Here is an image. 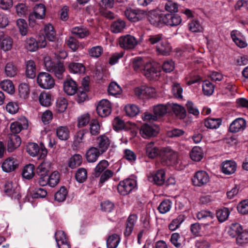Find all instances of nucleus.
<instances>
[{
	"label": "nucleus",
	"instance_id": "69168bd1",
	"mask_svg": "<svg viewBox=\"0 0 248 248\" xmlns=\"http://www.w3.org/2000/svg\"><path fill=\"white\" fill-rule=\"evenodd\" d=\"M5 73L7 77H13L17 73L16 67L12 63H8L5 67Z\"/></svg>",
	"mask_w": 248,
	"mask_h": 248
},
{
	"label": "nucleus",
	"instance_id": "1a4fd4ad",
	"mask_svg": "<svg viewBox=\"0 0 248 248\" xmlns=\"http://www.w3.org/2000/svg\"><path fill=\"white\" fill-rule=\"evenodd\" d=\"M4 192L13 199L19 200L21 197L20 187L11 182H7L4 184Z\"/></svg>",
	"mask_w": 248,
	"mask_h": 248
},
{
	"label": "nucleus",
	"instance_id": "864d4df0",
	"mask_svg": "<svg viewBox=\"0 0 248 248\" xmlns=\"http://www.w3.org/2000/svg\"><path fill=\"white\" fill-rule=\"evenodd\" d=\"M242 231V228L240 224L238 223H232L231 225L229 234L232 237H236L239 235Z\"/></svg>",
	"mask_w": 248,
	"mask_h": 248
},
{
	"label": "nucleus",
	"instance_id": "f3484780",
	"mask_svg": "<svg viewBox=\"0 0 248 248\" xmlns=\"http://www.w3.org/2000/svg\"><path fill=\"white\" fill-rule=\"evenodd\" d=\"M21 140L20 137L17 134H10L8 136L7 142V151L13 152L21 144Z\"/></svg>",
	"mask_w": 248,
	"mask_h": 248
},
{
	"label": "nucleus",
	"instance_id": "a18cd8bd",
	"mask_svg": "<svg viewBox=\"0 0 248 248\" xmlns=\"http://www.w3.org/2000/svg\"><path fill=\"white\" fill-rule=\"evenodd\" d=\"M41 105L44 107H48L51 104V96L45 92L41 93L39 97Z\"/></svg>",
	"mask_w": 248,
	"mask_h": 248
},
{
	"label": "nucleus",
	"instance_id": "39448f33",
	"mask_svg": "<svg viewBox=\"0 0 248 248\" xmlns=\"http://www.w3.org/2000/svg\"><path fill=\"white\" fill-rule=\"evenodd\" d=\"M37 81L39 86L45 89H50L55 85L54 79L46 72L40 73L37 76Z\"/></svg>",
	"mask_w": 248,
	"mask_h": 248
},
{
	"label": "nucleus",
	"instance_id": "473e14b6",
	"mask_svg": "<svg viewBox=\"0 0 248 248\" xmlns=\"http://www.w3.org/2000/svg\"><path fill=\"white\" fill-rule=\"evenodd\" d=\"M58 138L62 140H66L70 137V131L67 126H60L56 129Z\"/></svg>",
	"mask_w": 248,
	"mask_h": 248
},
{
	"label": "nucleus",
	"instance_id": "37998d69",
	"mask_svg": "<svg viewBox=\"0 0 248 248\" xmlns=\"http://www.w3.org/2000/svg\"><path fill=\"white\" fill-rule=\"evenodd\" d=\"M120 242L119 235L113 234L110 235L107 240V246L108 248H116Z\"/></svg>",
	"mask_w": 248,
	"mask_h": 248
},
{
	"label": "nucleus",
	"instance_id": "e2e57ef3",
	"mask_svg": "<svg viewBox=\"0 0 248 248\" xmlns=\"http://www.w3.org/2000/svg\"><path fill=\"white\" fill-rule=\"evenodd\" d=\"M202 91L206 95H211L214 92V86L210 81L205 80L202 84Z\"/></svg>",
	"mask_w": 248,
	"mask_h": 248
},
{
	"label": "nucleus",
	"instance_id": "cd10ccee",
	"mask_svg": "<svg viewBox=\"0 0 248 248\" xmlns=\"http://www.w3.org/2000/svg\"><path fill=\"white\" fill-rule=\"evenodd\" d=\"M236 170V164L234 161L226 160L222 164V171L227 175L233 173Z\"/></svg>",
	"mask_w": 248,
	"mask_h": 248
},
{
	"label": "nucleus",
	"instance_id": "20e7f679",
	"mask_svg": "<svg viewBox=\"0 0 248 248\" xmlns=\"http://www.w3.org/2000/svg\"><path fill=\"white\" fill-rule=\"evenodd\" d=\"M27 152L32 156L39 155V158L44 159L47 155V151L43 143L40 146L35 143H29L27 146Z\"/></svg>",
	"mask_w": 248,
	"mask_h": 248
},
{
	"label": "nucleus",
	"instance_id": "49530a36",
	"mask_svg": "<svg viewBox=\"0 0 248 248\" xmlns=\"http://www.w3.org/2000/svg\"><path fill=\"white\" fill-rule=\"evenodd\" d=\"M82 162V157L79 154H75L72 156L68 162V166L71 169H75L80 166Z\"/></svg>",
	"mask_w": 248,
	"mask_h": 248
},
{
	"label": "nucleus",
	"instance_id": "4c0bfd02",
	"mask_svg": "<svg viewBox=\"0 0 248 248\" xmlns=\"http://www.w3.org/2000/svg\"><path fill=\"white\" fill-rule=\"evenodd\" d=\"M125 28V23L121 19H118L112 22L111 25V31L115 33L121 32Z\"/></svg>",
	"mask_w": 248,
	"mask_h": 248
},
{
	"label": "nucleus",
	"instance_id": "6e6d98bb",
	"mask_svg": "<svg viewBox=\"0 0 248 248\" xmlns=\"http://www.w3.org/2000/svg\"><path fill=\"white\" fill-rule=\"evenodd\" d=\"M185 217L183 215H179L177 217L172 220L169 225V228L171 231H175L178 228L180 224L184 221Z\"/></svg>",
	"mask_w": 248,
	"mask_h": 248
},
{
	"label": "nucleus",
	"instance_id": "f8f14e48",
	"mask_svg": "<svg viewBox=\"0 0 248 248\" xmlns=\"http://www.w3.org/2000/svg\"><path fill=\"white\" fill-rule=\"evenodd\" d=\"M145 15L144 10L139 9H128L125 11L124 15L128 20L132 22H137L141 20Z\"/></svg>",
	"mask_w": 248,
	"mask_h": 248
},
{
	"label": "nucleus",
	"instance_id": "9b49d317",
	"mask_svg": "<svg viewBox=\"0 0 248 248\" xmlns=\"http://www.w3.org/2000/svg\"><path fill=\"white\" fill-rule=\"evenodd\" d=\"M98 114L101 117H105L111 112V106L110 102L107 99L101 100L96 107Z\"/></svg>",
	"mask_w": 248,
	"mask_h": 248
},
{
	"label": "nucleus",
	"instance_id": "c9c22d12",
	"mask_svg": "<svg viewBox=\"0 0 248 248\" xmlns=\"http://www.w3.org/2000/svg\"><path fill=\"white\" fill-rule=\"evenodd\" d=\"M146 155L151 158H154L157 156L160 152L158 149L155 146L154 142H151L146 145Z\"/></svg>",
	"mask_w": 248,
	"mask_h": 248
},
{
	"label": "nucleus",
	"instance_id": "7ed1b4c3",
	"mask_svg": "<svg viewBox=\"0 0 248 248\" xmlns=\"http://www.w3.org/2000/svg\"><path fill=\"white\" fill-rule=\"evenodd\" d=\"M159 155L161 163L164 165H172L177 162V153L169 148L161 151Z\"/></svg>",
	"mask_w": 248,
	"mask_h": 248
},
{
	"label": "nucleus",
	"instance_id": "c756f323",
	"mask_svg": "<svg viewBox=\"0 0 248 248\" xmlns=\"http://www.w3.org/2000/svg\"><path fill=\"white\" fill-rule=\"evenodd\" d=\"M87 135H90V133L87 129H84L79 130L74 135V144L78 145L80 143L85 142L86 141V138Z\"/></svg>",
	"mask_w": 248,
	"mask_h": 248
},
{
	"label": "nucleus",
	"instance_id": "58836bf2",
	"mask_svg": "<svg viewBox=\"0 0 248 248\" xmlns=\"http://www.w3.org/2000/svg\"><path fill=\"white\" fill-rule=\"evenodd\" d=\"M50 166L51 163L49 161H44L38 166L36 169L37 175L48 174Z\"/></svg>",
	"mask_w": 248,
	"mask_h": 248
},
{
	"label": "nucleus",
	"instance_id": "423d86ee",
	"mask_svg": "<svg viewBox=\"0 0 248 248\" xmlns=\"http://www.w3.org/2000/svg\"><path fill=\"white\" fill-rule=\"evenodd\" d=\"M118 41L120 46L125 50L134 49L138 43L137 39L134 36L130 34L120 36Z\"/></svg>",
	"mask_w": 248,
	"mask_h": 248
},
{
	"label": "nucleus",
	"instance_id": "5701e85b",
	"mask_svg": "<svg viewBox=\"0 0 248 248\" xmlns=\"http://www.w3.org/2000/svg\"><path fill=\"white\" fill-rule=\"evenodd\" d=\"M18 165V162L16 159L9 157L4 161L1 167L4 171L10 172L16 170Z\"/></svg>",
	"mask_w": 248,
	"mask_h": 248
},
{
	"label": "nucleus",
	"instance_id": "2f4dec72",
	"mask_svg": "<svg viewBox=\"0 0 248 248\" xmlns=\"http://www.w3.org/2000/svg\"><path fill=\"white\" fill-rule=\"evenodd\" d=\"M169 108L172 109L175 115L180 119H184L186 116V110L183 107L177 104H169Z\"/></svg>",
	"mask_w": 248,
	"mask_h": 248
},
{
	"label": "nucleus",
	"instance_id": "6ab92c4d",
	"mask_svg": "<svg viewBox=\"0 0 248 248\" xmlns=\"http://www.w3.org/2000/svg\"><path fill=\"white\" fill-rule=\"evenodd\" d=\"M140 133L144 138H148L155 136L158 133V128L154 127L147 124H145L141 126Z\"/></svg>",
	"mask_w": 248,
	"mask_h": 248
},
{
	"label": "nucleus",
	"instance_id": "72a5a7b5",
	"mask_svg": "<svg viewBox=\"0 0 248 248\" xmlns=\"http://www.w3.org/2000/svg\"><path fill=\"white\" fill-rule=\"evenodd\" d=\"M164 39V36L161 33L152 34L148 35L146 39V43L151 46L156 45L160 43Z\"/></svg>",
	"mask_w": 248,
	"mask_h": 248
},
{
	"label": "nucleus",
	"instance_id": "c03bdc74",
	"mask_svg": "<svg viewBox=\"0 0 248 248\" xmlns=\"http://www.w3.org/2000/svg\"><path fill=\"white\" fill-rule=\"evenodd\" d=\"M44 31L45 37L49 41H54L56 39V33L53 27L51 24L46 25L45 26Z\"/></svg>",
	"mask_w": 248,
	"mask_h": 248
},
{
	"label": "nucleus",
	"instance_id": "9d476101",
	"mask_svg": "<svg viewBox=\"0 0 248 248\" xmlns=\"http://www.w3.org/2000/svg\"><path fill=\"white\" fill-rule=\"evenodd\" d=\"M209 180L208 173L205 171L200 170L195 173L192 181L195 186H202L206 185Z\"/></svg>",
	"mask_w": 248,
	"mask_h": 248
},
{
	"label": "nucleus",
	"instance_id": "b1692460",
	"mask_svg": "<svg viewBox=\"0 0 248 248\" xmlns=\"http://www.w3.org/2000/svg\"><path fill=\"white\" fill-rule=\"evenodd\" d=\"M0 47L4 51L10 50L13 46V39L9 36H5L2 31H0Z\"/></svg>",
	"mask_w": 248,
	"mask_h": 248
},
{
	"label": "nucleus",
	"instance_id": "5fc2aeb1",
	"mask_svg": "<svg viewBox=\"0 0 248 248\" xmlns=\"http://www.w3.org/2000/svg\"><path fill=\"white\" fill-rule=\"evenodd\" d=\"M108 91L109 94L116 96L118 94H121L122 92V90L117 83L112 82L108 86Z\"/></svg>",
	"mask_w": 248,
	"mask_h": 248
},
{
	"label": "nucleus",
	"instance_id": "774afa93",
	"mask_svg": "<svg viewBox=\"0 0 248 248\" xmlns=\"http://www.w3.org/2000/svg\"><path fill=\"white\" fill-rule=\"evenodd\" d=\"M237 210L242 214H248V199L244 200L238 204Z\"/></svg>",
	"mask_w": 248,
	"mask_h": 248
},
{
	"label": "nucleus",
	"instance_id": "7c9ffc66",
	"mask_svg": "<svg viewBox=\"0 0 248 248\" xmlns=\"http://www.w3.org/2000/svg\"><path fill=\"white\" fill-rule=\"evenodd\" d=\"M137 220V217L133 214L129 216L127 220L126 227L124 232L126 236H129L132 232L134 226Z\"/></svg>",
	"mask_w": 248,
	"mask_h": 248
},
{
	"label": "nucleus",
	"instance_id": "4468645a",
	"mask_svg": "<svg viewBox=\"0 0 248 248\" xmlns=\"http://www.w3.org/2000/svg\"><path fill=\"white\" fill-rule=\"evenodd\" d=\"M246 127V120L242 118H238L230 124L229 130L231 133H236L244 131Z\"/></svg>",
	"mask_w": 248,
	"mask_h": 248
},
{
	"label": "nucleus",
	"instance_id": "09e8293b",
	"mask_svg": "<svg viewBox=\"0 0 248 248\" xmlns=\"http://www.w3.org/2000/svg\"><path fill=\"white\" fill-rule=\"evenodd\" d=\"M75 178L80 183L85 182L87 178V171L84 168H80L77 170L75 173Z\"/></svg>",
	"mask_w": 248,
	"mask_h": 248
},
{
	"label": "nucleus",
	"instance_id": "bb28decb",
	"mask_svg": "<svg viewBox=\"0 0 248 248\" xmlns=\"http://www.w3.org/2000/svg\"><path fill=\"white\" fill-rule=\"evenodd\" d=\"M156 50L161 55H168L171 50V46L169 42L163 40L159 44L156 46Z\"/></svg>",
	"mask_w": 248,
	"mask_h": 248
},
{
	"label": "nucleus",
	"instance_id": "603ef678",
	"mask_svg": "<svg viewBox=\"0 0 248 248\" xmlns=\"http://www.w3.org/2000/svg\"><path fill=\"white\" fill-rule=\"evenodd\" d=\"M172 202L169 200L163 201L158 206L157 209L161 214H165L168 212L171 208Z\"/></svg>",
	"mask_w": 248,
	"mask_h": 248
},
{
	"label": "nucleus",
	"instance_id": "aec40b11",
	"mask_svg": "<svg viewBox=\"0 0 248 248\" xmlns=\"http://www.w3.org/2000/svg\"><path fill=\"white\" fill-rule=\"evenodd\" d=\"M163 25L176 26L179 25L182 21L181 18L177 15L171 14H163Z\"/></svg>",
	"mask_w": 248,
	"mask_h": 248
},
{
	"label": "nucleus",
	"instance_id": "680f3d73",
	"mask_svg": "<svg viewBox=\"0 0 248 248\" xmlns=\"http://www.w3.org/2000/svg\"><path fill=\"white\" fill-rule=\"evenodd\" d=\"M16 25L19 31L22 36L27 35L28 33V24L23 19H18L16 21Z\"/></svg>",
	"mask_w": 248,
	"mask_h": 248
},
{
	"label": "nucleus",
	"instance_id": "c85d7f7f",
	"mask_svg": "<svg viewBox=\"0 0 248 248\" xmlns=\"http://www.w3.org/2000/svg\"><path fill=\"white\" fill-rule=\"evenodd\" d=\"M103 154L95 147H91L86 153V159L88 162L93 163L95 162L99 155Z\"/></svg>",
	"mask_w": 248,
	"mask_h": 248
},
{
	"label": "nucleus",
	"instance_id": "a19ab883",
	"mask_svg": "<svg viewBox=\"0 0 248 248\" xmlns=\"http://www.w3.org/2000/svg\"><path fill=\"white\" fill-rule=\"evenodd\" d=\"M190 156L192 160L195 161H200L203 157L202 149L198 146L193 147L190 153Z\"/></svg>",
	"mask_w": 248,
	"mask_h": 248
},
{
	"label": "nucleus",
	"instance_id": "412c9836",
	"mask_svg": "<svg viewBox=\"0 0 248 248\" xmlns=\"http://www.w3.org/2000/svg\"><path fill=\"white\" fill-rule=\"evenodd\" d=\"M165 172L164 170H158L155 174L149 177L150 181L158 186H161L165 183Z\"/></svg>",
	"mask_w": 248,
	"mask_h": 248
},
{
	"label": "nucleus",
	"instance_id": "2eb2a0df",
	"mask_svg": "<svg viewBox=\"0 0 248 248\" xmlns=\"http://www.w3.org/2000/svg\"><path fill=\"white\" fill-rule=\"evenodd\" d=\"M28 127V121L25 118H22L19 121L12 123L10 125L12 134H16L23 129Z\"/></svg>",
	"mask_w": 248,
	"mask_h": 248
},
{
	"label": "nucleus",
	"instance_id": "e433bc0d",
	"mask_svg": "<svg viewBox=\"0 0 248 248\" xmlns=\"http://www.w3.org/2000/svg\"><path fill=\"white\" fill-rule=\"evenodd\" d=\"M26 76L28 78H33L36 76V66L35 62L32 60L26 62Z\"/></svg>",
	"mask_w": 248,
	"mask_h": 248
},
{
	"label": "nucleus",
	"instance_id": "ea45409f",
	"mask_svg": "<svg viewBox=\"0 0 248 248\" xmlns=\"http://www.w3.org/2000/svg\"><path fill=\"white\" fill-rule=\"evenodd\" d=\"M204 124L205 126L208 128L217 129L220 125L221 120L220 118H207Z\"/></svg>",
	"mask_w": 248,
	"mask_h": 248
},
{
	"label": "nucleus",
	"instance_id": "de8ad7c7",
	"mask_svg": "<svg viewBox=\"0 0 248 248\" xmlns=\"http://www.w3.org/2000/svg\"><path fill=\"white\" fill-rule=\"evenodd\" d=\"M73 34L78 36L80 38H83L89 35L88 30L82 26L76 27L72 29Z\"/></svg>",
	"mask_w": 248,
	"mask_h": 248
},
{
	"label": "nucleus",
	"instance_id": "8fccbe9b",
	"mask_svg": "<svg viewBox=\"0 0 248 248\" xmlns=\"http://www.w3.org/2000/svg\"><path fill=\"white\" fill-rule=\"evenodd\" d=\"M230 215V211L228 208L223 207L217 210L216 216L218 220L222 222L225 221Z\"/></svg>",
	"mask_w": 248,
	"mask_h": 248
},
{
	"label": "nucleus",
	"instance_id": "ddd939ff",
	"mask_svg": "<svg viewBox=\"0 0 248 248\" xmlns=\"http://www.w3.org/2000/svg\"><path fill=\"white\" fill-rule=\"evenodd\" d=\"M142 73L148 79L153 80L158 76L159 71L155 64L150 62H147Z\"/></svg>",
	"mask_w": 248,
	"mask_h": 248
},
{
	"label": "nucleus",
	"instance_id": "f704fd0d",
	"mask_svg": "<svg viewBox=\"0 0 248 248\" xmlns=\"http://www.w3.org/2000/svg\"><path fill=\"white\" fill-rule=\"evenodd\" d=\"M68 68L70 72L74 74H83L85 71V67L79 62H70Z\"/></svg>",
	"mask_w": 248,
	"mask_h": 248
},
{
	"label": "nucleus",
	"instance_id": "4d7b16f0",
	"mask_svg": "<svg viewBox=\"0 0 248 248\" xmlns=\"http://www.w3.org/2000/svg\"><path fill=\"white\" fill-rule=\"evenodd\" d=\"M124 109L126 115L130 117H134L140 112L138 107L133 104L126 105Z\"/></svg>",
	"mask_w": 248,
	"mask_h": 248
},
{
	"label": "nucleus",
	"instance_id": "a211bd4d",
	"mask_svg": "<svg viewBox=\"0 0 248 248\" xmlns=\"http://www.w3.org/2000/svg\"><path fill=\"white\" fill-rule=\"evenodd\" d=\"M55 238L59 248H70V245L68 242L64 232L58 231L55 232Z\"/></svg>",
	"mask_w": 248,
	"mask_h": 248
},
{
	"label": "nucleus",
	"instance_id": "79ce46f5",
	"mask_svg": "<svg viewBox=\"0 0 248 248\" xmlns=\"http://www.w3.org/2000/svg\"><path fill=\"white\" fill-rule=\"evenodd\" d=\"M108 163L106 160L100 161L94 169L93 175L95 177H98L101 173L104 172L108 167Z\"/></svg>",
	"mask_w": 248,
	"mask_h": 248
},
{
	"label": "nucleus",
	"instance_id": "3c124183",
	"mask_svg": "<svg viewBox=\"0 0 248 248\" xmlns=\"http://www.w3.org/2000/svg\"><path fill=\"white\" fill-rule=\"evenodd\" d=\"M0 85L2 90L8 93L13 94L15 92L14 86L10 80L6 79L2 81Z\"/></svg>",
	"mask_w": 248,
	"mask_h": 248
},
{
	"label": "nucleus",
	"instance_id": "dca6fc26",
	"mask_svg": "<svg viewBox=\"0 0 248 248\" xmlns=\"http://www.w3.org/2000/svg\"><path fill=\"white\" fill-rule=\"evenodd\" d=\"M110 144V140L109 138L107 136L102 135L97 138V146L95 147L100 151L101 153L103 154L108 150Z\"/></svg>",
	"mask_w": 248,
	"mask_h": 248
},
{
	"label": "nucleus",
	"instance_id": "f03ea898",
	"mask_svg": "<svg viewBox=\"0 0 248 248\" xmlns=\"http://www.w3.org/2000/svg\"><path fill=\"white\" fill-rule=\"evenodd\" d=\"M44 64L46 69L53 73L55 76L59 79L62 78L63 74L65 71L63 63L61 62H52L49 58H46L44 61Z\"/></svg>",
	"mask_w": 248,
	"mask_h": 248
},
{
	"label": "nucleus",
	"instance_id": "13d9d810",
	"mask_svg": "<svg viewBox=\"0 0 248 248\" xmlns=\"http://www.w3.org/2000/svg\"><path fill=\"white\" fill-rule=\"evenodd\" d=\"M34 166L32 164L26 165L23 169L22 176L24 178L30 179L34 175Z\"/></svg>",
	"mask_w": 248,
	"mask_h": 248
},
{
	"label": "nucleus",
	"instance_id": "0eeeda50",
	"mask_svg": "<svg viewBox=\"0 0 248 248\" xmlns=\"http://www.w3.org/2000/svg\"><path fill=\"white\" fill-rule=\"evenodd\" d=\"M136 186V181L132 179H126L120 182L117 189L119 193L123 196L130 193Z\"/></svg>",
	"mask_w": 248,
	"mask_h": 248
},
{
	"label": "nucleus",
	"instance_id": "338daca9",
	"mask_svg": "<svg viewBox=\"0 0 248 248\" xmlns=\"http://www.w3.org/2000/svg\"><path fill=\"white\" fill-rule=\"evenodd\" d=\"M165 10L170 13H176L178 12V5L171 0H167L164 4Z\"/></svg>",
	"mask_w": 248,
	"mask_h": 248
},
{
	"label": "nucleus",
	"instance_id": "a878e982",
	"mask_svg": "<svg viewBox=\"0 0 248 248\" xmlns=\"http://www.w3.org/2000/svg\"><path fill=\"white\" fill-rule=\"evenodd\" d=\"M132 66L134 70L138 73H142L147 62H145L143 59L140 57L134 58L131 60Z\"/></svg>",
	"mask_w": 248,
	"mask_h": 248
},
{
	"label": "nucleus",
	"instance_id": "bf43d9fd",
	"mask_svg": "<svg viewBox=\"0 0 248 248\" xmlns=\"http://www.w3.org/2000/svg\"><path fill=\"white\" fill-rule=\"evenodd\" d=\"M46 8L43 4H39L35 5L34 8L33 13L37 16V19H43L45 16Z\"/></svg>",
	"mask_w": 248,
	"mask_h": 248
},
{
	"label": "nucleus",
	"instance_id": "f257e3e1",
	"mask_svg": "<svg viewBox=\"0 0 248 248\" xmlns=\"http://www.w3.org/2000/svg\"><path fill=\"white\" fill-rule=\"evenodd\" d=\"M169 109V104L167 105L163 104H157L154 107V114L145 112L142 116L144 121L152 122L156 121L158 117H161L164 116L168 111Z\"/></svg>",
	"mask_w": 248,
	"mask_h": 248
},
{
	"label": "nucleus",
	"instance_id": "052dcab7",
	"mask_svg": "<svg viewBox=\"0 0 248 248\" xmlns=\"http://www.w3.org/2000/svg\"><path fill=\"white\" fill-rule=\"evenodd\" d=\"M19 95L21 98H26L30 93V89L27 83H21L18 88Z\"/></svg>",
	"mask_w": 248,
	"mask_h": 248
},
{
	"label": "nucleus",
	"instance_id": "4be33fe9",
	"mask_svg": "<svg viewBox=\"0 0 248 248\" xmlns=\"http://www.w3.org/2000/svg\"><path fill=\"white\" fill-rule=\"evenodd\" d=\"M231 36L233 41L238 47L245 48L247 46V43L240 31L233 30L231 31Z\"/></svg>",
	"mask_w": 248,
	"mask_h": 248
},
{
	"label": "nucleus",
	"instance_id": "0e129e2a",
	"mask_svg": "<svg viewBox=\"0 0 248 248\" xmlns=\"http://www.w3.org/2000/svg\"><path fill=\"white\" fill-rule=\"evenodd\" d=\"M26 47L30 51H35L39 47L38 42L34 38L31 37L27 39Z\"/></svg>",
	"mask_w": 248,
	"mask_h": 248
},
{
	"label": "nucleus",
	"instance_id": "393cba45",
	"mask_svg": "<svg viewBox=\"0 0 248 248\" xmlns=\"http://www.w3.org/2000/svg\"><path fill=\"white\" fill-rule=\"evenodd\" d=\"M78 89L76 82L72 79H68L63 83L64 91L69 95L75 94Z\"/></svg>",
	"mask_w": 248,
	"mask_h": 248
},
{
	"label": "nucleus",
	"instance_id": "6e6552de",
	"mask_svg": "<svg viewBox=\"0 0 248 248\" xmlns=\"http://www.w3.org/2000/svg\"><path fill=\"white\" fill-rule=\"evenodd\" d=\"M148 21L155 27H162L163 25V14L159 10L149 11L147 14Z\"/></svg>",
	"mask_w": 248,
	"mask_h": 248
}]
</instances>
